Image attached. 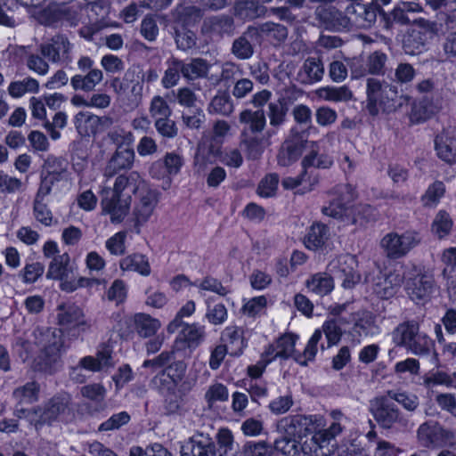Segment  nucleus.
I'll list each match as a JSON object with an SVG mask.
<instances>
[{
	"mask_svg": "<svg viewBox=\"0 0 456 456\" xmlns=\"http://www.w3.org/2000/svg\"><path fill=\"white\" fill-rule=\"evenodd\" d=\"M330 416L327 428L321 415L281 419L278 428L285 436L274 441L275 450L283 456H330L335 450L332 441L343 432L349 419L338 411H332Z\"/></svg>",
	"mask_w": 456,
	"mask_h": 456,
	"instance_id": "nucleus-1",
	"label": "nucleus"
},
{
	"mask_svg": "<svg viewBox=\"0 0 456 456\" xmlns=\"http://www.w3.org/2000/svg\"><path fill=\"white\" fill-rule=\"evenodd\" d=\"M142 186L144 180L137 172L118 175L111 188L105 185L100 191L102 214L112 224L123 222L130 212L132 194Z\"/></svg>",
	"mask_w": 456,
	"mask_h": 456,
	"instance_id": "nucleus-2",
	"label": "nucleus"
},
{
	"mask_svg": "<svg viewBox=\"0 0 456 456\" xmlns=\"http://www.w3.org/2000/svg\"><path fill=\"white\" fill-rule=\"evenodd\" d=\"M409 101L408 96L399 95L394 86L377 78L367 80L365 109L372 117L378 116L380 112H394Z\"/></svg>",
	"mask_w": 456,
	"mask_h": 456,
	"instance_id": "nucleus-3",
	"label": "nucleus"
},
{
	"mask_svg": "<svg viewBox=\"0 0 456 456\" xmlns=\"http://www.w3.org/2000/svg\"><path fill=\"white\" fill-rule=\"evenodd\" d=\"M216 445L211 438L202 434L186 441L181 447V456H233L234 437L228 428H221L216 435Z\"/></svg>",
	"mask_w": 456,
	"mask_h": 456,
	"instance_id": "nucleus-4",
	"label": "nucleus"
},
{
	"mask_svg": "<svg viewBox=\"0 0 456 456\" xmlns=\"http://www.w3.org/2000/svg\"><path fill=\"white\" fill-rule=\"evenodd\" d=\"M341 325H349V322L346 317H341L339 319L328 318L322 325L321 329H316L309 338L303 354L296 356V362L300 365H306L308 362L314 359L318 351V343L321 340L322 334L325 335L328 347L336 346L340 341L343 330Z\"/></svg>",
	"mask_w": 456,
	"mask_h": 456,
	"instance_id": "nucleus-5",
	"label": "nucleus"
},
{
	"mask_svg": "<svg viewBox=\"0 0 456 456\" xmlns=\"http://www.w3.org/2000/svg\"><path fill=\"white\" fill-rule=\"evenodd\" d=\"M35 344L41 351L39 370L52 371V365L65 351L63 335L58 329H37L34 331Z\"/></svg>",
	"mask_w": 456,
	"mask_h": 456,
	"instance_id": "nucleus-6",
	"label": "nucleus"
},
{
	"mask_svg": "<svg viewBox=\"0 0 456 456\" xmlns=\"http://www.w3.org/2000/svg\"><path fill=\"white\" fill-rule=\"evenodd\" d=\"M328 205L322 208L323 215L348 223L357 220V208L352 205L354 199V188L349 184H339L330 192Z\"/></svg>",
	"mask_w": 456,
	"mask_h": 456,
	"instance_id": "nucleus-7",
	"label": "nucleus"
},
{
	"mask_svg": "<svg viewBox=\"0 0 456 456\" xmlns=\"http://www.w3.org/2000/svg\"><path fill=\"white\" fill-rule=\"evenodd\" d=\"M46 278L60 281V288L65 292H73L82 288L84 282L87 281L85 277L77 275V267L70 263L68 253L53 258L48 266Z\"/></svg>",
	"mask_w": 456,
	"mask_h": 456,
	"instance_id": "nucleus-8",
	"label": "nucleus"
},
{
	"mask_svg": "<svg viewBox=\"0 0 456 456\" xmlns=\"http://www.w3.org/2000/svg\"><path fill=\"white\" fill-rule=\"evenodd\" d=\"M330 15V27L336 30L348 28L350 26L367 28L376 20L374 10L358 3L347 6L346 15L338 11L331 12Z\"/></svg>",
	"mask_w": 456,
	"mask_h": 456,
	"instance_id": "nucleus-9",
	"label": "nucleus"
},
{
	"mask_svg": "<svg viewBox=\"0 0 456 456\" xmlns=\"http://www.w3.org/2000/svg\"><path fill=\"white\" fill-rule=\"evenodd\" d=\"M421 238L415 231H406L402 233L391 232L380 240V247L386 256L391 259H399L407 256L420 243Z\"/></svg>",
	"mask_w": 456,
	"mask_h": 456,
	"instance_id": "nucleus-10",
	"label": "nucleus"
},
{
	"mask_svg": "<svg viewBox=\"0 0 456 456\" xmlns=\"http://www.w3.org/2000/svg\"><path fill=\"white\" fill-rule=\"evenodd\" d=\"M357 259L350 254H344L336 256L330 261L327 270L330 275L342 280V286L345 289H353L361 281V275L356 268Z\"/></svg>",
	"mask_w": 456,
	"mask_h": 456,
	"instance_id": "nucleus-11",
	"label": "nucleus"
},
{
	"mask_svg": "<svg viewBox=\"0 0 456 456\" xmlns=\"http://www.w3.org/2000/svg\"><path fill=\"white\" fill-rule=\"evenodd\" d=\"M452 431L444 428L437 421L428 420L417 429L416 438L419 446L433 449L445 445L449 441L453 439Z\"/></svg>",
	"mask_w": 456,
	"mask_h": 456,
	"instance_id": "nucleus-12",
	"label": "nucleus"
},
{
	"mask_svg": "<svg viewBox=\"0 0 456 456\" xmlns=\"http://www.w3.org/2000/svg\"><path fill=\"white\" fill-rule=\"evenodd\" d=\"M137 201L133 208V221L136 232H140L141 226L146 224L152 216L158 204V192L151 189L144 181V186L137 191Z\"/></svg>",
	"mask_w": 456,
	"mask_h": 456,
	"instance_id": "nucleus-13",
	"label": "nucleus"
},
{
	"mask_svg": "<svg viewBox=\"0 0 456 456\" xmlns=\"http://www.w3.org/2000/svg\"><path fill=\"white\" fill-rule=\"evenodd\" d=\"M405 289L410 298L418 305H425L436 292L433 274L419 271L407 280Z\"/></svg>",
	"mask_w": 456,
	"mask_h": 456,
	"instance_id": "nucleus-14",
	"label": "nucleus"
},
{
	"mask_svg": "<svg viewBox=\"0 0 456 456\" xmlns=\"http://www.w3.org/2000/svg\"><path fill=\"white\" fill-rule=\"evenodd\" d=\"M377 275L369 274L365 278L366 283L371 284L373 293L379 297L387 299L397 292L403 282V276L399 271L388 270L384 273L377 269Z\"/></svg>",
	"mask_w": 456,
	"mask_h": 456,
	"instance_id": "nucleus-15",
	"label": "nucleus"
},
{
	"mask_svg": "<svg viewBox=\"0 0 456 456\" xmlns=\"http://www.w3.org/2000/svg\"><path fill=\"white\" fill-rule=\"evenodd\" d=\"M68 163L64 159L48 155L44 161L41 193H50L55 183L67 179Z\"/></svg>",
	"mask_w": 456,
	"mask_h": 456,
	"instance_id": "nucleus-16",
	"label": "nucleus"
},
{
	"mask_svg": "<svg viewBox=\"0 0 456 456\" xmlns=\"http://www.w3.org/2000/svg\"><path fill=\"white\" fill-rule=\"evenodd\" d=\"M58 324L68 330L85 332L91 327L83 310L73 304L61 305L57 309Z\"/></svg>",
	"mask_w": 456,
	"mask_h": 456,
	"instance_id": "nucleus-17",
	"label": "nucleus"
},
{
	"mask_svg": "<svg viewBox=\"0 0 456 456\" xmlns=\"http://www.w3.org/2000/svg\"><path fill=\"white\" fill-rule=\"evenodd\" d=\"M112 124V118L99 117L90 111H79L74 117L75 127L81 135L95 134L110 127Z\"/></svg>",
	"mask_w": 456,
	"mask_h": 456,
	"instance_id": "nucleus-18",
	"label": "nucleus"
},
{
	"mask_svg": "<svg viewBox=\"0 0 456 456\" xmlns=\"http://www.w3.org/2000/svg\"><path fill=\"white\" fill-rule=\"evenodd\" d=\"M371 413L383 428H389L401 420V415L395 403L388 398H376L370 403Z\"/></svg>",
	"mask_w": 456,
	"mask_h": 456,
	"instance_id": "nucleus-19",
	"label": "nucleus"
},
{
	"mask_svg": "<svg viewBox=\"0 0 456 456\" xmlns=\"http://www.w3.org/2000/svg\"><path fill=\"white\" fill-rule=\"evenodd\" d=\"M436 151L440 159L447 164L456 163V126L444 127L437 134L436 141Z\"/></svg>",
	"mask_w": 456,
	"mask_h": 456,
	"instance_id": "nucleus-20",
	"label": "nucleus"
},
{
	"mask_svg": "<svg viewBox=\"0 0 456 456\" xmlns=\"http://www.w3.org/2000/svg\"><path fill=\"white\" fill-rule=\"evenodd\" d=\"M347 321L352 324L353 336L373 337L380 333L375 316L369 311L361 310L349 314Z\"/></svg>",
	"mask_w": 456,
	"mask_h": 456,
	"instance_id": "nucleus-21",
	"label": "nucleus"
},
{
	"mask_svg": "<svg viewBox=\"0 0 456 456\" xmlns=\"http://www.w3.org/2000/svg\"><path fill=\"white\" fill-rule=\"evenodd\" d=\"M297 340V337L291 333L280 337L264 351L265 356L268 357L267 362H273L277 358L288 359L289 357H294L296 360V356L299 354L295 353Z\"/></svg>",
	"mask_w": 456,
	"mask_h": 456,
	"instance_id": "nucleus-22",
	"label": "nucleus"
},
{
	"mask_svg": "<svg viewBox=\"0 0 456 456\" xmlns=\"http://www.w3.org/2000/svg\"><path fill=\"white\" fill-rule=\"evenodd\" d=\"M69 400L66 397H53L41 408L42 424L53 421H68L70 416Z\"/></svg>",
	"mask_w": 456,
	"mask_h": 456,
	"instance_id": "nucleus-23",
	"label": "nucleus"
},
{
	"mask_svg": "<svg viewBox=\"0 0 456 456\" xmlns=\"http://www.w3.org/2000/svg\"><path fill=\"white\" fill-rule=\"evenodd\" d=\"M71 46L67 38L57 36L52 42L41 46L42 54L53 62H67L70 61Z\"/></svg>",
	"mask_w": 456,
	"mask_h": 456,
	"instance_id": "nucleus-24",
	"label": "nucleus"
},
{
	"mask_svg": "<svg viewBox=\"0 0 456 456\" xmlns=\"http://www.w3.org/2000/svg\"><path fill=\"white\" fill-rule=\"evenodd\" d=\"M319 183V176L314 172H308L305 169L297 177H285L281 181V185L285 190H296L297 194H305L313 191Z\"/></svg>",
	"mask_w": 456,
	"mask_h": 456,
	"instance_id": "nucleus-25",
	"label": "nucleus"
},
{
	"mask_svg": "<svg viewBox=\"0 0 456 456\" xmlns=\"http://www.w3.org/2000/svg\"><path fill=\"white\" fill-rule=\"evenodd\" d=\"M323 141L309 142L310 149L301 162L302 169L305 171H308L310 167L326 169L333 165V158L331 156L326 153H320V144Z\"/></svg>",
	"mask_w": 456,
	"mask_h": 456,
	"instance_id": "nucleus-26",
	"label": "nucleus"
},
{
	"mask_svg": "<svg viewBox=\"0 0 456 456\" xmlns=\"http://www.w3.org/2000/svg\"><path fill=\"white\" fill-rule=\"evenodd\" d=\"M112 349L108 345H102L96 353V356H85L80 359L78 364L86 370L100 371L105 368L113 366Z\"/></svg>",
	"mask_w": 456,
	"mask_h": 456,
	"instance_id": "nucleus-27",
	"label": "nucleus"
},
{
	"mask_svg": "<svg viewBox=\"0 0 456 456\" xmlns=\"http://www.w3.org/2000/svg\"><path fill=\"white\" fill-rule=\"evenodd\" d=\"M406 349L415 355L427 357L431 364L437 366L438 358L435 352V343L425 333L419 331Z\"/></svg>",
	"mask_w": 456,
	"mask_h": 456,
	"instance_id": "nucleus-28",
	"label": "nucleus"
},
{
	"mask_svg": "<svg viewBox=\"0 0 456 456\" xmlns=\"http://www.w3.org/2000/svg\"><path fill=\"white\" fill-rule=\"evenodd\" d=\"M387 55L381 52H374L371 53L366 62V67H358L357 61L353 63L352 77L353 78H360L367 74L379 75L383 72Z\"/></svg>",
	"mask_w": 456,
	"mask_h": 456,
	"instance_id": "nucleus-29",
	"label": "nucleus"
},
{
	"mask_svg": "<svg viewBox=\"0 0 456 456\" xmlns=\"http://www.w3.org/2000/svg\"><path fill=\"white\" fill-rule=\"evenodd\" d=\"M221 338L224 343V346L230 350L231 354L239 355L247 346L243 329L235 325L225 327L222 332Z\"/></svg>",
	"mask_w": 456,
	"mask_h": 456,
	"instance_id": "nucleus-30",
	"label": "nucleus"
},
{
	"mask_svg": "<svg viewBox=\"0 0 456 456\" xmlns=\"http://www.w3.org/2000/svg\"><path fill=\"white\" fill-rule=\"evenodd\" d=\"M134 160V151L132 146L117 149L105 168L104 175L111 176L115 172L132 167Z\"/></svg>",
	"mask_w": 456,
	"mask_h": 456,
	"instance_id": "nucleus-31",
	"label": "nucleus"
},
{
	"mask_svg": "<svg viewBox=\"0 0 456 456\" xmlns=\"http://www.w3.org/2000/svg\"><path fill=\"white\" fill-rule=\"evenodd\" d=\"M432 37L433 33L428 29L413 28L403 39L405 53L411 55L421 53Z\"/></svg>",
	"mask_w": 456,
	"mask_h": 456,
	"instance_id": "nucleus-32",
	"label": "nucleus"
},
{
	"mask_svg": "<svg viewBox=\"0 0 456 456\" xmlns=\"http://www.w3.org/2000/svg\"><path fill=\"white\" fill-rule=\"evenodd\" d=\"M324 68L322 61L316 58H308L298 71V80L303 84H313L322 79Z\"/></svg>",
	"mask_w": 456,
	"mask_h": 456,
	"instance_id": "nucleus-33",
	"label": "nucleus"
},
{
	"mask_svg": "<svg viewBox=\"0 0 456 456\" xmlns=\"http://www.w3.org/2000/svg\"><path fill=\"white\" fill-rule=\"evenodd\" d=\"M328 239V227L320 223H315L307 230L304 238V244L308 249L317 250L325 245Z\"/></svg>",
	"mask_w": 456,
	"mask_h": 456,
	"instance_id": "nucleus-34",
	"label": "nucleus"
},
{
	"mask_svg": "<svg viewBox=\"0 0 456 456\" xmlns=\"http://www.w3.org/2000/svg\"><path fill=\"white\" fill-rule=\"evenodd\" d=\"M119 265L123 271L135 272L142 276H149L151 272L148 257L139 253L125 256Z\"/></svg>",
	"mask_w": 456,
	"mask_h": 456,
	"instance_id": "nucleus-35",
	"label": "nucleus"
},
{
	"mask_svg": "<svg viewBox=\"0 0 456 456\" xmlns=\"http://www.w3.org/2000/svg\"><path fill=\"white\" fill-rule=\"evenodd\" d=\"M103 78L102 71L99 69H90L86 75H75L70 83L75 90L92 91Z\"/></svg>",
	"mask_w": 456,
	"mask_h": 456,
	"instance_id": "nucleus-36",
	"label": "nucleus"
},
{
	"mask_svg": "<svg viewBox=\"0 0 456 456\" xmlns=\"http://www.w3.org/2000/svg\"><path fill=\"white\" fill-rule=\"evenodd\" d=\"M305 286L309 291L322 297L333 290L334 282L330 273H318L306 280Z\"/></svg>",
	"mask_w": 456,
	"mask_h": 456,
	"instance_id": "nucleus-37",
	"label": "nucleus"
},
{
	"mask_svg": "<svg viewBox=\"0 0 456 456\" xmlns=\"http://www.w3.org/2000/svg\"><path fill=\"white\" fill-rule=\"evenodd\" d=\"M419 331V325L416 322H403L392 332L393 342L397 346L407 348Z\"/></svg>",
	"mask_w": 456,
	"mask_h": 456,
	"instance_id": "nucleus-38",
	"label": "nucleus"
},
{
	"mask_svg": "<svg viewBox=\"0 0 456 456\" xmlns=\"http://www.w3.org/2000/svg\"><path fill=\"white\" fill-rule=\"evenodd\" d=\"M134 323L138 335L142 338H150L157 333L161 327V322L146 314H136L134 316Z\"/></svg>",
	"mask_w": 456,
	"mask_h": 456,
	"instance_id": "nucleus-39",
	"label": "nucleus"
},
{
	"mask_svg": "<svg viewBox=\"0 0 456 456\" xmlns=\"http://www.w3.org/2000/svg\"><path fill=\"white\" fill-rule=\"evenodd\" d=\"M219 153L217 148L202 142L199 144L194 159V166L198 172H203L209 164L216 161Z\"/></svg>",
	"mask_w": 456,
	"mask_h": 456,
	"instance_id": "nucleus-40",
	"label": "nucleus"
},
{
	"mask_svg": "<svg viewBox=\"0 0 456 456\" xmlns=\"http://www.w3.org/2000/svg\"><path fill=\"white\" fill-rule=\"evenodd\" d=\"M205 326L199 323H185L179 334V338L183 340L188 346L196 347L205 338Z\"/></svg>",
	"mask_w": 456,
	"mask_h": 456,
	"instance_id": "nucleus-41",
	"label": "nucleus"
},
{
	"mask_svg": "<svg viewBox=\"0 0 456 456\" xmlns=\"http://www.w3.org/2000/svg\"><path fill=\"white\" fill-rule=\"evenodd\" d=\"M245 147L248 156L250 159H257L264 152L265 149L270 144L268 139L259 134H243L241 142Z\"/></svg>",
	"mask_w": 456,
	"mask_h": 456,
	"instance_id": "nucleus-42",
	"label": "nucleus"
},
{
	"mask_svg": "<svg viewBox=\"0 0 456 456\" xmlns=\"http://www.w3.org/2000/svg\"><path fill=\"white\" fill-rule=\"evenodd\" d=\"M301 154L302 146L299 142L286 141L278 153V164L282 167L290 166L298 159Z\"/></svg>",
	"mask_w": 456,
	"mask_h": 456,
	"instance_id": "nucleus-43",
	"label": "nucleus"
},
{
	"mask_svg": "<svg viewBox=\"0 0 456 456\" xmlns=\"http://www.w3.org/2000/svg\"><path fill=\"white\" fill-rule=\"evenodd\" d=\"M39 386L36 382H28L19 387L12 392L16 404H30L38 400Z\"/></svg>",
	"mask_w": 456,
	"mask_h": 456,
	"instance_id": "nucleus-44",
	"label": "nucleus"
},
{
	"mask_svg": "<svg viewBox=\"0 0 456 456\" xmlns=\"http://www.w3.org/2000/svg\"><path fill=\"white\" fill-rule=\"evenodd\" d=\"M240 121L248 126L249 130L253 133H260L266 125L265 113L262 110H245L240 114Z\"/></svg>",
	"mask_w": 456,
	"mask_h": 456,
	"instance_id": "nucleus-45",
	"label": "nucleus"
},
{
	"mask_svg": "<svg viewBox=\"0 0 456 456\" xmlns=\"http://www.w3.org/2000/svg\"><path fill=\"white\" fill-rule=\"evenodd\" d=\"M452 225L453 222L450 215L444 210H439L432 222L431 232L442 240L450 234Z\"/></svg>",
	"mask_w": 456,
	"mask_h": 456,
	"instance_id": "nucleus-46",
	"label": "nucleus"
},
{
	"mask_svg": "<svg viewBox=\"0 0 456 456\" xmlns=\"http://www.w3.org/2000/svg\"><path fill=\"white\" fill-rule=\"evenodd\" d=\"M317 94L324 101L335 102H347L353 97L351 90L345 86L339 87H322L317 91Z\"/></svg>",
	"mask_w": 456,
	"mask_h": 456,
	"instance_id": "nucleus-47",
	"label": "nucleus"
},
{
	"mask_svg": "<svg viewBox=\"0 0 456 456\" xmlns=\"http://www.w3.org/2000/svg\"><path fill=\"white\" fill-rule=\"evenodd\" d=\"M229 398V390L225 385L220 382L210 384L204 395V399L209 407L218 403H224Z\"/></svg>",
	"mask_w": 456,
	"mask_h": 456,
	"instance_id": "nucleus-48",
	"label": "nucleus"
},
{
	"mask_svg": "<svg viewBox=\"0 0 456 456\" xmlns=\"http://www.w3.org/2000/svg\"><path fill=\"white\" fill-rule=\"evenodd\" d=\"M49 194L46 192L42 194L41 188L39 187L34 201L35 218L45 226L51 225L53 221L52 212L45 203V199Z\"/></svg>",
	"mask_w": 456,
	"mask_h": 456,
	"instance_id": "nucleus-49",
	"label": "nucleus"
},
{
	"mask_svg": "<svg viewBox=\"0 0 456 456\" xmlns=\"http://www.w3.org/2000/svg\"><path fill=\"white\" fill-rule=\"evenodd\" d=\"M444 192L445 186L442 182L436 181L433 183L421 197L423 206L427 208H436L440 202V200L444 197Z\"/></svg>",
	"mask_w": 456,
	"mask_h": 456,
	"instance_id": "nucleus-50",
	"label": "nucleus"
},
{
	"mask_svg": "<svg viewBox=\"0 0 456 456\" xmlns=\"http://www.w3.org/2000/svg\"><path fill=\"white\" fill-rule=\"evenodd\" d=\"M193 287L199 289V293L201 296H205V293L209 291L224 297L230 291L227 288L223 286L220 281L212 277H206L203 280L193 281Z\"/></svg>",
	"mask_w": 456,
	"mask_h": 456,
	"instance_id": "nucleus-51",
	"label": "nucleus"
},
{
	"mask_svg": "<svg viewBox=\"0 0 456 456\" xmlns=\"http://www.w3.org/2000/svg\"><path fill=\"white\" fill-rule=\"evenodd\" d=\"M210 65L203 59H194L189 63H183V75L188 79H196L205 77Z\"/></svg>",
	"mask_w": 456,
	"mask_h": 456,
	"instance_id": "nucleus-52",
	"label": "nucleus"
},
{
	"mask_svg": "<svg viewBox=\"0 0 456 456\" xmlns=\"http://www.w3.org/2000/svg\"><path fill=\"white\" fill-rule=\"evenodd\" d=\"M39 90V84L37 80L32 77H28L22 81L12 82L8 88L9 94L15 98L21 97L26 93H37Z\"/></svg>",
	"mask_w": 456,
	"mask_h": 456,
	"instance_id": "nucleus-53",
	"label": "nucleus"
},
{
	"mask_svg": "<svg viewBox=\"0 0 456 456\" xmlns=\"http://www.w3.org/2000/svg\"><path fill=\"white\" fill-rule=\"evenodd\" d=\"M267 305V298L265 296H257L244 300L241 311L248 317H256L265 313Z\"/></svg>",
	"mask_w": 456,
	"mask_h": 456,
	"instance_id": "nucleus-54",
	"label": "nucleus"
},
{
	"mask_svg": "<svg viewBox=\"0 0 456 456\" xmlns=\"http://www.w3.org/2000/svg\"><path fill=\"white\" fill-rule=\"evenodd\" d=\"M424 386L431 388L436 386H445L447 387L456 388V373L450 376L443 371L429 373L424 378Z\"/></svg>",
	"mask_w": 456,
	"mask_h": 456,
	"instance_id": "nucleus-55",
	"label": "nucleus"
},
{
	"mask_svg": "<svg viewBox=\"0 0 456 456\" xmlns=\"http://www.w3.org/2000/svg\"><path fill=\"white\" fill-rule=\"evenodd\" d=\"M257 28H251L248 34L236 39L232 45V53L239 59H248L253 54V48L247 37L252 35Z\"/></svg>",
	"mask_w": 456,
	"mask_h": 456,
	"instance_id": "nucleus-56",
	"label": "nucleus"
},
{
	"mask_svg": "<svg viewBox=\"0 0 456 456\" xmlns=\"http://www.w3.org/2000/svg\"><path fill=\"white\" fill-rule=\"evenodd\" d=\"M149 112L151 117L155 120L159 118L171 117L172 110L167 101L159 96L155 95L150 103Z\"/></svg>",
	"mask_w": 456,
	"mask_h": 456,
	"instance_id": "nucleus-57",
	"label": "nucleus"
},
{
	"mask_svg": "<svg viewBox=\"0 0 456 456\" xmlns=\"http://www.w3.org/2000/svg\"><path fill=\"white\" fill-rule=\"evenodd\" d=\"M170 374L166 368L158 372L151 379V384L154 387L159 389L161 393L174 394L177 386L175 382H172Z\"/></svg>",
	"mask_w": 456,
	"mask_h": 456,
	"instance_id": "nucleus-58",
	"label": "nucleus"
},
{
	"mask_svg": "<svg viewBox=\"0 0 456 456\" xmlns=\"http://www.w3.org/2000/svg\"><path fill=\"white\" fill-rule=\"evenodd\" d=\"M14 415L20 419L27 420L30 425L42 424L41 407L25 408L23 405L15 404Z\"/></svg>",
	"mask_w": 456,
	"mask_h": 456,
	"instance_id": "nucleus-59",
	"label": "nucleus"
},
{
	"mask_svg": "<svg viewBox=\"0 0 456 456\" xmlns=\"http://www.w3.org/2000/svg\"><path fill=\"white\" fill-rule=\"evenodd\" d=\"M279 183V177L276 174L265 175L259 183L257 194L262 198H270L275 195Z\"/></svg>",
	"mask_w": 456,
	"mask_h": 456,
	"instance_id": "nucleus-60",
	"label": "nucleus"
},
{
	"mask_svg": "<svg viewBox=\"0 0 456 456\" xmlns=\"http://www.w3.org/2000/svg\"><path fill=\"white\" fill-rule=\"evenodd\" d=\"M180 73L183 74V62L179 61H173L162 77L161 83L165 88L175 86L180 78Z\"/></svg>",
	"mask_w": 456,
	"mask_h": 456,
	"instance_id": "nucleus-61",
	"label": "nucleus"
},
{
	"mask_svg": "<svg viewBox=\"0 0 456 456\" xmlns=\"http://www.w3.org/2000/svg\"><path fill=\"white\" fill-rule=\"evenodd\" d=\"M205 317L213 325H222L228 319V311L225 305L220 303L213 306L208 305Z\"/></svg>",
	"mask_w": 456,
	"mask_h": 456,
	"instance_id": "nucleus-62",
	"label": "nucleus"
},
{
	"mask_svg": "<svg viewBox=\"0 0 456 456\" xmlns=\"http://www.w3.org/2000/svg\"><path fill=\"white\" fill-rule=\"evenodd\" d=\"M108 136L117 145V149L130 147L134 141V134L121 127L114 128L108 134Z\"/></svg>",
	"mask_w": 456,
	"mask_h": 456,
	"instance_id": "nucleus-63",
	"label": "nucleus"
},
{
	"mask_svg": "<svg viewBox=\"0 0 456 456\" xmlns=\"http://www.w3.org/2000/svg\"><path fill=\"white\" fill-rule=\"evenodd\" d=\"M244 456H273V448L265 442H248L243 448Z\"/></svg>",
	"mask_w": 456,
	"mask_h": 456,
	"instance_id": "nucleus-64",
	"label": "nucleus"
}]
</instances>
